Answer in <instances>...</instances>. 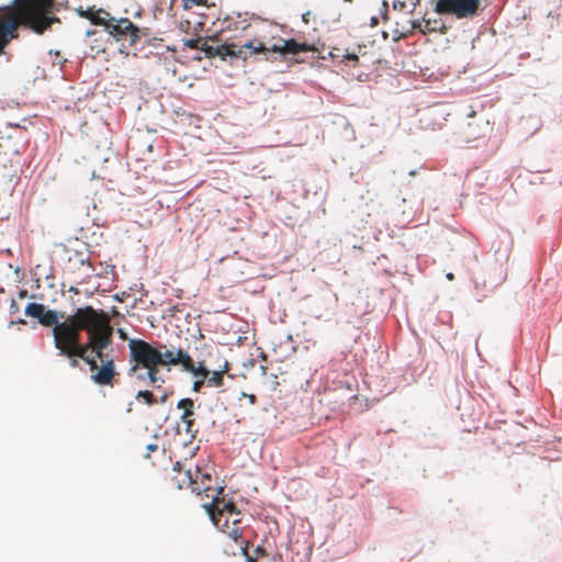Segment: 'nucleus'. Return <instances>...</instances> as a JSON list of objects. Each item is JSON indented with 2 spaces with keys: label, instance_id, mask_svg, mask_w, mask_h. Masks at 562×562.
<instances>
[{
  "label": "nucleus",
  "instance_id": "obj_30",
  "mask_svg": "<svg viewBox=\"0 0 562 562\" xmlns=\"http://www.w3.org/2000/svg\"><path fill=\"white\" fill-rule=\"evenodd\" d=\"M406 30H407V27H405V26H403L401 30H400L398 27H396V29L394 30V38H395L396 36H398V32H406Z\"/></svg>",
  "mask_w": 562,
  "mask_h": 562
},
{
  "label": "nucleus",
  "instance_id": "obj_17",
  "mask_svg": "<svg viewBox=\"0 0 562 562\" xmlns=\"http://www.w3.org/2000/svg\"><path fill=\"white\" fill-rule=\"evenodd\" d=\"M423 20H412V21H408V26H407V30L406 32H398V36H396L394 38V41H400V40H403V38H406L411 35H413V33L418 30L419 32H422L423 30Z\"/></svg>",
  "mask_w": 562,
  "mask_h": 562
},
{
  "label": "nucleus",
  "instance_id": "obj_18",
  "mask_svg": "<svg viewBox=\"0 0 562 562\" xmlns=\"http://www.w3.org/2000/svg\"><path fill=\"white\" fill-rule=\"evenodd\" d=\"M136 400L144 401L148 406H153L158 404L157 397L154 396L153 392L149 390L138 391L136 394Z\"/></svg>",
  "mask_w": 562,
  "mask_h": 562
},
{
  "label": "nucleus",
  "instance_id": "obj_27",
  "mask_svg": "<svg viewBox=\"0 0 562 562\" xmlns=\"http://www.w3.org/2000/svg\"><path fill=\"white\" fill-rule=\"evenodd\" d=\"M127 374H128L130 376H133V375H134V376L136 378V380H138V381H145V380H148V375L146 374V371H145V372H139V370H138L136 373L130 374V373L127 372Z\"/></svg>",
  "mask_w": 562,
  "mask_h": 562
},
{
  "label": "nucleus",
  "instance_id": "obj_15",
  "mask_svg": "<svg viewBox=\"0 0 562 562\" xmlns=\"http://www.w3.org/2000/svg\"><path fill=\"white\" fill-rule=\"evenodd\" d=\"M79 13L81 16L90 20V22L92 24L104 26V27L108 24V18H111L110 13L104 10H98V11H93L91 9L86 10V11L80 10Z\"/></svg>",
  "mask_w": 562,
  "mask_h": 562
},
{
  "label": "nucleus",
  "instance_id": "obj_12",
  "mask_svg": "<svg viewBox=\"0 0 562 562\" xmlns=\"http://www.w3.org/2000/svg\"><path fill=\"white\" fill-rule=\"evenodd\" d=\"M177 407L182 409V414L180 416L181 423L186 426V431L194 437V430L192 429L194 426V402L191 398H182L178 402Z\"/></svg>",
  "mask_w": 562,
  "mask_h": 562
},
{
  "label": "nucleus",
  "instance_id": "obj_24",
  "mask_svg": "<svg viewBox=\"0 0 562 562\" xmlns=\"http://www.w3.org/2000/svg\"><path fill=\"white\" fill-rule=\"evenodd\" d=\"M158 449H159V446L156 440L154 442L148 443L146 446L145 458H150L151 453L158 451Z\"/></svg>",
  "mask_w": 562,
  "mask_h": 562
},
{
  "label": "nucleus",
  "instance_id": "obj_23",
  "mask_svg": "<svg viewBox=\"0 0 562 562\" xmlns=\"http://www.w3.org/2000/svg\"><path fill=\"white\" fill-rule=\"evenodd\" d=\"M341 57H342V59H341L342 63H346V64L353 63V66H356V63L359 60L358 55L355 53H346V54L341 55Z\"/></svg>",
  "mask_w": 562,
  "mask_h": 562
},
{
  "label": "nucleus",
  "instance_id": "obj_10",
  "mask_svg": "<svg viewBox=\"0 0 562 562\" xmlns=\"http://www.w3.org/2000/svg\"><path fill=\"white\" fill-rule=\"evenodd\" d=\"M261 25H263V22L258 20V19H255L251 22L240 26V29L243 31H246V32L250 31L251 35L257 36V34H258L257 31H258L259 26H261ZM237 48H243L244 49V54L240 57L243 59L247 58V56H248L247 53L249 55H256V54H259V53H262V54L267 55L268 53L271 52V49H270L271 47H268L262 41H260L257 37L248 41L243 46H237Z\"/></svg>",
  "mask_w": 562,
  "mask_h": 562
},
{
  "label": "nucleus",
  "instance_id": "obj_22",
  "mask_svg": "<svg viewBox=\"0 0 562 562\" xmlns=\"http://www.w3.org/2000/svg\"><path fill=\"white\" fill-rule=\"evenodd\" d=\"M202 40L201 38H189L184 41V45L191 49H201L203 47V44L201 45Z\"/></svg>",
  "mask_w": 562,
  "mask_h": 562
},
{
  "label": "nucleus",
  "instance_id": "obj_3",
  "mask_svg": "<svg viewBox=\"0 0 562 562\" xmlns=\"http://www.w3.org/2000/svg\"><path fill=\"white\" fill-rule=\"evenodd\" d=\"M54 0H13L11 7L3 8L0 15V56L10 42L19 36L18 29L24 25L37 34H43L59 19L53 13Z\"/></svg>",
  "mask_w": 562,
  "mask_h": 562
},
{
  "label": "nucleus",
  "instance_id": "obj_8",
  "mask_svg": "<svg viewBox=\"0 0 562 562\" xmlns=\"http://www.w3.org/2000/svg\"><path fill=\"white\" fill-rule=\"evenodd\" d=\"M173 472L176 474L171 477V481L177 488L182 490L190 487L191 491L198 495H200L202 492H209L210 487L205 486L204 482H202V486L199 485L198 467L195 468V471L193 473L191 472L190 469L183 470L180 462H176L173 465Z\"/></svg>",
  "mask_w": 562,
  "mask_h": 562
},
{
  "label": "nucleus",
  "instance_id": "obj_26",
  "mask_svg": "<svg viewBox=\"0 0 562 562\" xmlns=\"http://www.w3.org/2000/svg\"><path fill=\"white\" fill-rule=\"evenodd\" d=\"M204 384H206V379H203V378H202V379H200V380H195V381L193 382L192 390H193L194 392H200V390L202 389V386H203Z\"/></svg>",
  "mask_w": 562,
  "mask_h": 562
},
{
  "label": "nucleus",
  "instance_id": "obj_1",
  "mask_svg": "<svg viewBox=\"0 0 562 562\" xmlns=\"http://www.w3.org/2000/svg\"><path fill=\"white\" fill-rule=\"evenodd\" d=\"M25 315L38 319L45 327L53 326L55 348L60 356L70 359L72 368L78 367L79 358L93 369L95 363L87 358V352L92 351L101 357L102 349L112 344L114 329L109 314L90 305L77 308L65 322H59L64 314L58 315L41 303H29Z\"/></svg>",
  "mask_w": 562,
  "mask_h": 562
},
{
  "label": "nucleus",
  "instance_id": "obj_29",
  "mask_svg": "<svg viewBox=\"0 0 562 562\" xmlns=\"http://www.w3.org/2000/svg\"><path fill=\"white\" fill-rule=\"evenodd\" d=\"M117 333H119V336L121 339H123V340L128 339L127 334L123 329H119Z\"/></svg>",
  "mask_w": 562,
  "mask_h": 562
},
{
  "label": "nucleus",
  "instance_id": "obj_16",
  "mask_svg": "<svg viewBox=\"0 0 562 562\" xmlns=\"http://www.w3.org/2000/svg\"><path fill=\"white\" fill-rule=\"evenodd\" d=\"M423 30L422 33H431V32H440L445 34L447 32V26L441 19H423Z\"/></svg>",
  "mask_w": 562,
  "mask_h": 562
},
{
  "label": "nucleus",
  "instance_id": "obj_11",
  "mask_svg": "<svg viewBox=\"0 0 562 562\" xmlns=\"http://www.w3.org/2000/svg\"><path fill=\"white\" fill-rule=\"evenodd\" d=\"M202 50L204 52L205 56L207 58H214V57H221L222 59H225L226 57H241L244 54L243 48H237V45L235 44H222L218 46H211L207 45L206 42L203 43Z\"/></svg>",
  "mask_w": 562,
  "mask_h": 562
},
{
  "label": "nucleus",
  "instance_id": "obj_4",
  "mask_svg": "<svg viewBox=\"0 0 562 562\" xmlns=\"http://www.w3.org/2000/svg\"><path fill=\"white\" fill-rule=\"evenodd\" d=\"M223 493V487L217 490V494L212 497L210 504L203 507L209 514L216 528L232 539L236 544L243 540L244 527L241 526L240 510L232 501H225L218 495Z\"/></svg>",
  "mask_w": 562,
  "mask_h": 562
},
{
  "label": "nucleus",
  "instance_id": "obj_21",
  "mask_svg": "<svg viewBox=\"0 0 562 562\" xmlns=\"http://www.w3.org/2000/svg\"><path fill=\"white\" fill-rule=\"evenodd\" d=\"M238 546L243 554L246 557V562H257L256 558L248 554L249 541H240Z\"/></svg>",
  "mask_w": 562,
  "mask_h": 562
},
{
  "label": "nucleus",
  "instance_id": "obj_2",
  "mask_svg": "<svg viewBox=\"0 0 562 562\" xmlns=\"http://www.w3.org/2000/svg\"><path fill=\"white\" fill-rule=\"evenodd\" d=\"M130 363L128 373H136L140 369L146 370L148 381L156 389H160L165 380L159 375L160 366H181L183 371L190 372L194 376L206 378L210 369L204 360L196 363L190 355L183 349L165 350L156 348L143 339H130Z\"/></svg>",
  "mask_w": 562,
  "mask_h": 562
},
{
  "label": "nucleus",
  "instance_id": "obj_13",
  "mask_svg": "<svg viewBox=\"0 0 562 562\" xmlns=\"http://www.w3.org/2000/svg\"><path fill=\"white\" fill-rule=\"evenodd\" d=\"M281 44H274L271 46L272 53H279L281 55H296L303 52H310L313 48L305 43H297L295 40H280Z\"/></svg>",
  "mask_w": 562,
  "mask_h": 562
},
{
  "label": "nucleus",
  "instance_id": "obj_5",
  "mask_svg": "<svg viewBox=\"0 0 562 562\" xmlns=\"http://www.w3.org/2000/svg\"><path fill=\"white\" fill-rule=\"evenodd\" d=\"M105 31L111 35L117 43H121V46L124 48H130L135 46L143 36H146L147 33L140 27L136 26L130 19L127 18H108V24L105 25Z\"/></svg>",
  "mask_w": 562,
  "mask_h": 562
},
{
  "label": "nucleus",
  "instance_id": "obj_20",
  "mask_svg": "<svg viewBox=\"0 0 562 562\" xmlns=\"http://www.w3.org/2000/svg\"><path fill=\"white\" fill-rule=\"evenodd\" d=\"M198 481H199V485L202 486V482H204V485L205 486H209L210 491H213L212 487H211V482H212V476L207 473H202L200 470H199V474H198Z\"/></svg>",
  "mask_w": 562,
  "mask_h": 562
},
{
  "label": "nucleus",
  "instance_id": "obj_33",
  "mask_svg": "<svg viewBox=\"0 0 562 562\" xmlns=\"http://www.w3.org/2000/svg\"><path fill=\"white\" fill-rule=\"evenodd\" d=\"M447 278H448L449 280H453V278H454V277H453V274H452V273H449V274H447Z\"/></svg>",
  "mask_w": 562,
  "mask_h": 562
},
{
  "label": "nucleus",
  "instance_id": "obj_7",
  "mask_svg": "<svg viewBox=\"0 0 562 562\" xmlns=\"http://www.w3.org/2000/svg\"><path fill=\"white\" fill-rule=\"evenodd\" d=\"M102 351H104V349H102ZM87 358L92 359L95 363L93 369L89 366L90 371L92 372V381L100 385L112 384L113 378L119 374L115 371L113 359L108 357L104 358V352H102L101 357H98L97 353L92 351L87 352Z\"/></svg>",
  "mask_w": 562,
  "mask_h": 562
},
{
  "label": "nucleus",
  "instance_id": "obj_6",
  "mask_svg": "<svg viewBox=\"0 0 562 562\" xmlns=\"http://www.w3.org/2000/svg\"><path fill=\"white\" fill-rule=\"evenodd\" d=\"M485 0H438L435 11L438 14H451L457 19H472L484 9Z\"/></svg>",
  "mask_w": 562,
  "mask_h": 562
},
{
  "label": "nucleus",
  "instance_id": "obj_9",
  "mask_svg": "<svg viewBox=\"0 0 562 562\" xmlns=\"http://www.w3.org/2000/svg\"><path fill=\"white\" fill-rule=\"evenodd\" d=\"M471 121L462 131L465 142L471 143L486 137L492 132L490 121L484 116H477L474 111L469 114Z\"/></svg>",
  "mask_w": 562,
  "mask_h": 562
},
{
  "label": "nucleus",
  "instance_id": "obj_31",
  "mask_svg": "<svg viewBox=\"0 0 562 562\" xmlns=\"http://www.w3.org/2000/svg\"><path fill=\"white\" fill-rule=\"evenodd\" d=\"M335 52L336 53H334V52L331 53V56L333 57H340V54H339L340 49L339 48H335Z\"/></svg>",
  "mask_w": 562,
  "mask_h": 562
},
{
  "label": "nucleus",
  "instance_id": "obj_32",
  "mask_svg": "<svg viewBox=\"0 0 562 562\" xmlns=\"http://www.w3.org/2000/svg\"><path fill=\"white\" fill-rule=\"evenodd\" d=\"M249 401H250L251 403H255V401H256V396H255V395H250V396H249Z\"/></svg>",
  "mask_w": 562,
  "mask_h": 562
},
{
  "label": "nucleus",
  "instance_id": "obj_28",
  "mask_svg": "<svg viewBox=\"0 0 562 562\" xmlns=\"http://www.w3.org/2000/svg\"><path fill=\"white\" fill-rule=\"evenodd\" d=\"M256 554L258 555H266V549L263 547H257L256 550H255Z\"/></svg>",
  "mask_w": 562,
  "mask_h": 562
},
{
  "label": "nucleus",
  "instance_id": "obj_14",
  "mask_svg": "<svg viewBox=\"0 0 562 562\" xmlns=\"http://www.w3.org/2000/svg\"><path fill=\"white\" fill-rule=\"evenodd\" d=\"M229 363L227 361L224 362L217 370H210V374L206 379V386L210 387H221L224 384V374L228 372Z\"/></svg>",
  "mask_w": 562,
  "mask_h": 562
},
{
  "label": "nucleus",
  "instance_id": "obj_19",
  "mask_svg": "<svg viewBox=\"0 0 562 562\" xmlns=\"http://www.w3.org/2000/svg\"><path fill=\"white\" fill-rule=\"evenodd\" d=\"M207 0H182V8L184 10H191L194 7H205Z\"/></svg>",
  "mask_w": 562,
  "mask_h": 562
},
{
  "label": "nucleus",
  "instance_id": "obj_25",
  "mask_svg": "<svg viewBox=\"0 0 562 562\" xmlns=\"http://www.w3.org/2000/svg\"><path fill=\"white\" fill-rule=\"evenodd\" d=\"M171 395H172V391L171 390L162 391V394L159 397H157L158 404H165L169 400V397Z\"/></svg>",
  "mask_w": 562,
  "mask_h": 562
}]
</instances>
